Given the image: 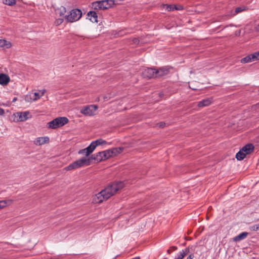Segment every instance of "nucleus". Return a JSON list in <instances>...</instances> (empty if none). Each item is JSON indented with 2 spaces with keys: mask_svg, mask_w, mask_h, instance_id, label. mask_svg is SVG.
<instances>
[{
  "mask_svg": "<svg viewBox=\"0 0 259 259\" xmlns=\"http://www.w3.org/2000/svg\"><path fill=\"white\" fill-rule=\"evenodd\" d=\"M95 149L93 147V145L90 144V145L87 147V148L81 149L78 151V153L80 155H85L84 157H88L94 151Z\"/></svg>",
  "mask_w": 259,
  "mask_h": 259,
  "instance_id": "10",
  "label": "nucleus"
},
{
  "mask_svg": "<svg viewBox=\"0 0 259 259\" xmlns=\"http://www.w3.org/2000/svg\"><path fill=\"white\" fill-rule=\"evenodd\" d=\"M255 29L256 31L259 32V24L255 27Z\"/></svg>",
  "mask_w": 259,
  "mask_h": 259,
  "instance_id": "34",
  "label": "nucleus"
},
{
  "mask_svg": "<svg viewBox=\"0 0 259 259\" xmlns=\"http://www.w3.org/2000/svg\"><path fill=\"white\" fill-rule=\"evenodd\" d=\"M114 0H102L92 3L91 8L95 10H105L114 5Z\"/></svg>",
  "mask_w": 259,
  "mask_h": 259,
  "instance_id": "4",
  "label": "nucleus"
},
{
  "mask_svg": "<svg viewBox=\"0 0 259 259\" xmlns=\"http://www.w3.org/2000/svg\"><path fill=\"white\" fill-rule=\"evenodd\" d=\"M16 99H14L13 101H16Z\"/></svg>",
  "mask_w": 259,
  "mask_h": 259,
  "instance_id": "37",
  "label": "nucleus"
},
{
  "mask_svg": "<svg viewBox=\"0 0 259 259\" xmlns=\"http://www.w3.org/2000/svg\"><path fill=\"white\" fill-rule=\"evenodd\" d=\"M121 148H115L102 152H99L96 154L92 155L90 158L91 160L94 159L98 161H101L109 158L111 157L115 156L122 151Z\"/></svg>",
  "mask_w": 259,
  "mask_h": 259,
  "instance_id": "2",
  "label": "nucleus"
},
{
  "mask_svg": "<svg viewBox=\"0 0 259 259\" xmlns=\"http://www.w3.org/2000/svg\"><path fill=\"white\" fill-rule=\"evenodd\" d=\"M64 18H56L54 21V24L56 26H58L60 25L63 22H64Z\"/></svg>",
  "mask_w": 259,
  "mask_h": 259,
  "instance_id": "28",
  "label": "nucleus"
},
{
  "mask_svg": "<svg viewBox=\"0 0 259 259\" xmlns=\"http://www.w3.org/2000/svg\"><path fill=\"white\" fill-rule=\"evenodd\" d=\"M12 202L13 200L12 199L0 200V210L11 205Z\"/></svg>",
  "mask_w": 259,
  "mask_h": 259,
  "instance_id": "22",
  "label": "nucleus"
},
{
  "mask_svg": "<svg viewBox=\"0 0 259 259\" xmlns=\"http://www.w3.org/2000/svg\"><path fill=\"white\" fill-rule=\"evenodd\" d=\"M213 101L212 98H208L205 99L198 103V106L199 107H204L210 105Z\"/></svg>",
  "mask_w": 259,
  "mask_h": 259,
  "instance_id": "12",
  "label": "nucleus"
},
{
  "mask_svg": "<svg viewBox=\"0 0 259 259\" xmlns=\"http://www.w3.org/2000/svg\"><path fill=\"white\" fill-rule=\"evenodd\" d=\"M50 142V138L48 136L40 137L36 138L33 141V143L36 146H40L45 144H47Z\"/></svg>",
  "mask_w": 259,
  "mask_h": 259,
  "instance_id": "11",
  "label": "nucleus"
},
{
  "mask_svg": "<svg viewBox=\"0 0 259 259\" xmlns=\"http://www.w3.org/2000/svg\"><path fill=\"white\" fill-rule=\"evenodd\" d=\"M66 12V8L63 6H61L60 8H58L56 10V16L65 18Z\"/></svg>",
  "mask_w": 259,
  "mask_h": 259,
  "instance_id": "14",
  "label": "nucleus"
},
{
  "mask_svg": "<svg viewBox=\"0 0 259 259\" xmlns=\"http://www.w3.org/2000/svg\"><path fill=\"white\" fill-rule=\"evenodd\" d=\"M156 75L157 77H160L168 74L169 70L168 69L164 68H160L159 69L156 70Z\"/></svg>",
  "mask_w": 259,
  "mask_h": 259,
  "instance_id": "20",
  "label": "nucleus"
},
{
  "mask_svg": "<svg viewBox=\"0 0 259 259\" xmlns=\"http://www.w3.org/2000/svg\"><path fill=\"white\" fill-rule=\"evenodd\" d=\"M106 143H107V142L106 141H105L102 139H99L95 141H93L91 143V144L92 145H93V147L95 149V148L97 147V146L104 145Z\"/></svg>",
  "mask_w": 259,
  "mask_h": 259,
  "instance_id": "21",
  "label": "nucleus"
},
{
  "mask_svg": "<svg viewBox=\"0 0 259 259\" xmlns=\"http://www.w3.org/2000/svg\"><path fill=\"white\" fill-rule=\"evenodd\" d=\"M194 257V255L193 254H190L187 258V259H193V258Z\"/></svg>",
  "mask_w": 259,
  "mask_h": 259,
  "instance_id": "33",
  "label": "nucleus"
},
{
  "mask_svg": "<svg viewBox=\"0 0 259 259\" xmlns=\"http://www.w3.org/2000/svg\"><path fill=\"white\" fill-rule=\"evenodd\" d=\"M10 81V77L6 74H0V84L2 85H6Z\"/></svg>",
  "mask_w": 259,
  "mask_h": 259,
  "instance_id": "13",
  "label": "nucleus"
},
{
  "mask_svg": "<svg viewBox=\"0 0 259 259\" xmlns=\"http://www.w3.org/2000/svg\"><path fill=\"white\" fill-rule=\"evenodd\" d=\"M143 75L146 78L157 77L156 70L151 68H148L143 71Z\"/></svg>",
  "mask_w": 259,
  "mask_h": 259,
  "instance_id": "9",
  "label": "nucleus"
},
{
  "mask_svg": "<svg viewBox=\"0 0 259 259\" xmlns=\"http://www.w3.org/2000/svg\"><path fill=\"white\" fill-rule=\"evenodd\" d=\"M162 7L163 9H165L167 11H173L174 10L181 9V7L180 8H177L176 7H175L173 5H163Z\"/></svg>",
  "mask_w": 259,
  "mask_h": 259,
  "instance_id": "25",
  "label": "nucleus"
},
{
  "mask_svg": "<svg viewBox=\"0 0 259 259\" xmlns=\"http://www.w3.org/2000/svg\"><path fill=\"white\" fill-rule=\"evenodd\" d=\"M252 58H254V61L259 60V51L253 53Z\"/></svg>",
  "mask_w": 259,
  "mask_h": 259,
  "instance_id": "30",
  "label": "nucleus"
},
{
  "mask_svg": "<svg viewBox=\"0 0 259 259\" xmlns=\"http://www.w3.org/2000/svg\"><path fill=\"white\" fill-rule=\"evenodd\" d=\"M189 252V248H186L180 252L179 254L176 256L175 259H183L184 256Z\"/></svg>",
  "mask_w": 259,
  "mask_h": 259,
  "instance_id": "23",
  "label": "nucleus"
},
{
  "mask_svg": "<svg viewBox=\"0 0 259 259\" xmlns=\"http://www.w3.org/2000/svg\"><path fill=\"white\" fill-rule=\"evenodd\" d=\"M3 2L4 4L9 6H13L16 4V0H3Z\"/></svg>",
  "mask_w": 259,
  "mask_h": 259,
  "instance_id": "27",
  "label": "nucleus"
},
{
  "mask_svg": "<svg viewBox=\"0 0 259 259\" xmlns=\"http://www.w3.org/2000/svg\"><path fill=\"white\" fill-rule=\"evenodd\" d=\"M253 55V54H250V55L243 58L241 60V62L242 63H246L255 61L254 60V58H252Z\"/></svg>",
  "mask_w": 259,
  "mask_h": 259,
  "instance_id": "24",
  "label": "nucleus"
},
{
  "mask_svg": "<svg viewBox=\"0 0 259 259\" xmlns=\"http://www.w3.org/2000/svg\"><path fill=\"white\" fill-rule=\"evenodd\" d=\"M164 124H165V123H160V125H159V126H160V127H163V126H164Z\"/></svg>",
  "mask_w": 259,
  "mask_h": 259,
  "instance_id": "35",
  "label": "nucleus"
},
{
  "mask_svg": "<svg viewBox=\"0 0 259 259\" xmlns=\"http://www.w3.org/2000/svg\"><path fill=\"white\" fill-rule=\"evenodd\" d=\"M89 19L92 22H98L97 14L95 11H90L87 14Z\"/></svg>",
  "mask_w": 259,
  "mask_h": 259,
  "instance_id": "15",
  "label": "nucleus"
},
{
  "mask_svg": "<svg viewBox=\"0 0 259 259\" xmlns=\"http://www.w3.org/2000/svg\"><path fill=\"white\" fill-rule=\"evenodd\" d=\"M98 106L90 105L82 107L80 112L84 115L93 116L96 114L98 109Z\"/></svg>",
  "mask_w": 259,
  "mask_h": 259,
  "instance_id": "7",
  "label": "nucleus"
},
{
  "mask_svg": "<svg viewBox=\"0 0 259 259\" xmlns=\"http://www.w3.org/2000/svg\"><path fill=\"white\" fill-rule=\"evenodd\" d=\"M12 47V44L10 41L6 39H0V47L6 49L10 48Z\"/></svg>",
  "mask_w": 259,
  "mask_h": 259,
  "instance_id": "19",
  "label": "nucleus"
},
{
  "mask_svg": "<svg viewBox=\"0 0 259 259\" xmlns=\"http://www.w3.org/2000/svg\"><path fill=\"white\" fill-rule=\"evenodd\" d=\"M29 114V111L19 112L14 113V121L17 122L24 121L29 118L28 116Z\"/></svg>",
  "mask_w": 259,
  "mask_h": 259,
  "instance_id": "8",
  "label": "nucleus"
},
{
  "mask_svg": "<svg viewBox=\"0 0 259 259\" xmlns=\"http://www.w3.org/2000/svg\"><path fill=\"white\" fill-rule=\"evenodd\" d=\"M68 122L69 120L66 117H57L47 123L48 127L56 129L66 124Z\"/></svg>",
  "mask_w": 259,
  "mask_h": 259,
  "instance_id": "6",
  "label": "nucleus"
},
{
  "mask_svg": "<svg viewBox=\"0 0 259 259\" xmlns=\"http://www.w3.org/2000/svg\"><path fill=\"white\" fill-rule=\"evenodd\" d=\"M5 113V111L3 109L0 108V115H3Z\"/></svg>",
  "mask_w": 259,
  "mask_h": 259,
  "instance_id": "32",
  "label": "nucleus"
},
{
  "mask_svg": "<svg viewBox=\"0 0 259 259\" xmlns=\"http://www.w3.org/2000/svg\"><path fill=\"white\" fill-rule=\"evenodd\" d=\"M82 13L79 9H73L66 15L65 19L67 22L73 23L78 21L82 17Z\"/></svg>",
  "mask_w": 259,
  "mask_h": 259,
  "instance_id": "5",
  "label": "nucleus"
},
{
  "mask_svg": "<svg viewBox=\"0 0 259 259\" xmlns=\"http://www.w3.org/2000/svg\"><path fill=\"white\" fill-rule=\"evenodd\" d=\"M248 233L246 232H243L235 236L233 238V241L235 242H239L242 240L245 239L248 236Z\"/></svg>",
  "mask_w": 259,
  "mask_h": 259,
  "instance_id": "18",
  "label": "nucleus"
},
{
  "mask_svg": "<svg viewBox=\"0 0 259 259\" xmlns=\"http://www.w3.org/2000/svg\"><path fill=\"white\" fill-rule=\"evenodd\" d=\"M254 149V147L251 144H247L241 149L246 155L250 154Z\"/></svg>",
  "mask_w": 259,
  "mask_h": 259,
  "instance_id": "16",
  "label": "nucleus"
},
{
  "mask_svg": "<svg viewBox=\"0 0 259 259\" xmlns=\"http://www.w3.org/2000/svg\"><path fill=\"white\" fill-rule=\"evenodd\" d=\"M123 187L124 183L122 182L112 183L94 197L93 202L95 203H101L114 195Z\"/></svg>",
  "mask_w": 259,
  "mask_h": 259,
  "instance_id": "1",
  "label": "nucleus"
},
{
  "mask_svg": "<svg viewBox=\"0 0 259 259\" xmlns=\"http://www.w3.org/2000/svg\"><path fill=\"white\" fill-rule=\"evenodd\" d=\"M244 10H245L244 8L238 7V8H237L235 9V12L236 14H237L238 13H240V12H241L243 11Z\"/></svg>",
  "mask_w": 259,
  "mask_h": 259,
  "instance_id": "31",
  "label": "nucleus"
},
{
  "mask_svg": "<svg viewBox=\"0 0 259 259\" xmlns=\"http://www.w3.org/2000/svg\"><path fill=\"white\" fill-rule=\"evenodd\" d=\"M45 93V90H39L37 92H35L33 94V97H32L33 101H36L39 99L42 96H43Z\"/></svg>",
  "mask_w": 259,
  "mask_h": 259,
  "instance_id": "17",
  "label": "nucleus"
},
{
  "mask_svg": "<svg viewBox=\"0 0 259 259\" xmlns=\"http://www.w3.org/2000/svg\"><path fill=\"white\" fill-rule=\"evenodd\" d=\"M172 248L175 250L177 249V247L176 246H172Z\"/></svg>",
  "mask_w": 259,
  "mask_h": 259,
  "instance_id": "36",
  "label": "nucleus"
},
{
  "mask_svg": "<svg viewBox=\"0 0 259 259\" xmlns=\"http://www.w3.org/2000/svg\"><path fill=\"white\" fill-rule=\"evenodd\" d=\"M91 163V158L81 157L65 167L64 169L67 171L72 170L80 167L89 166Z\"/></svg>",
  "mask_w": 259,
  "mask_h": 259,
  "instance_id": "3",
  "label": "nucleus"
},
{
  "mask_svg": "<svg viewBox=\"0 0 259 259\" xmlns=\"http://www.w3.org/2000/svg\"><path fill=\"white\" fill-rule=\"evenodd\" d=\"M246 155L240 149V151L237 153L236 155V158L238 160H243Z\"/></svg>",
  "mask_w": 259,
  "mask_h": 259,
  "instance_id": "26",
  "label": "nucleus"
},
{
  "mask_svg": "<svg viewBox=\"0 0 259 259\" xmlns=\"http://www.w3.org/2000/svg\"><path fill=\"white\" fill-rule=\"evenodd\" d=\"M250 230L253 231H259V224L254 225L250 227Z\"/></svg>",
  "mask_w": 259,
  "mask_h": 259,
  "instance_id": "29",
  "label": "nucleus"
}]
</instances>
